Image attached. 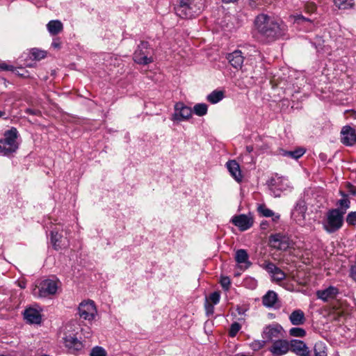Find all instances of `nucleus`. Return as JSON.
Here are the masks:
<instances>
[{
  "mask_svg": "<svg viewBox=\"0 0 356 356\" xmlns=\"http://www.w3.org/2000/svg\"><path fill=\"white\" fill-rule=\"evenodd\" d=\"M255 30L263 37L273 40L282 33L283 24L266 14H259L254 22Z\"/></svg>",
  "mask_w": 356,
  "mask_h": 356,
  "instance_id": "nucleus-1",
  "label": "nucleus"
},
{
  "mask_svg": "<svg viewBox=\"0 0 356 356\" xmlns=\"http://www.w3.org/2000/svg\"><path fill=\"white\" fill-rule=\"evenodd\" d=\"M205 0H178L175 7L176 14L183 19H192L202 13Z\"/></svg>",
  "mask_w": 356,
  "mask_h": 356,
  "instance_id": "nucleus-2",
  "label": "nucleus"
},
{
  "mask_svg": "<svg viewBox=\"0 0 356 356\" xmlns=\"http://www.w3.org/2000/svg\"><path fill=\"white\" fill-rule=\"evenodd\" d=\"M18 131L15 127L5 131L3 138L0 139V155L9 156L19 148L17 142Z\"/></svg>",
  "mask_w": 356,
  "mask_h": 356,
  "instance_id": "nucleus-3",
  "label": "nucleus"
},
{
  "mask_svg": "<svg viewBox=\"0 0 356 356\" xmlns=\"http://www.w3.org/2000/svg\"><path fill=\"white\" fill-rule=\"evenodd\" d=\"M343 216L339 209L328 210L323 222V229L330 234L338 231L343 225Z\"/></svg>",
  "mask_w": 356,
  "mask_h": 356,
  "instance_id": "nucleus-4",
  "label": "nucleus"
},
{
  "mask_svg": "<svg viewBox=\"0 0 356 356\" xmlns=\"http://www.w3.org/2000/svg\"><path fill=\"white\" fill-rule=\"evenodd\" d=\"M154 50L147 41H140L135 50L133 59L139 65H147L154 62Z\"/></svg>",
  "mask_w": 356,
  "mask_h": 356,
  "instance_id": "nucleus-5",
  "label": "nucleus"
},
{
  "mask_svg": "<svg viewBox=\"0 0 356 356\" xmlns=\"http://www.w3.org/2000/svg\"><path fill=\"white\" fill-rule=\"evenodd\" d=\"M268 187L272 195L275 197H280L282 193L291 191L293 188L288 179L279 177L277 175L269 180Z\"/></svg>",
  "mask_w": 356,
  "mask_h": 356,
  "instance_id": "nucleus-6",
  "label": "nucleus"
},
{
  "mask_svg": "<svg viewBox=\"0 0 356 356\" xmlns=\"http://www.w3.org/2000/svg\"><path fill=\"white\" fill-rule=\"evenodd\" d=\"M58 289L57 282L54 280L47 279L42 280L38 286V291L35 290L34 294L40 298H46L50 295H54Z\"/></svg>",
  "mask_w": 356,
  "mask_h": 356,
  "instance_id": "nucleus-7",
  "label": "nucleus"
},
{
  "mask_svg": "<svg viewBox=\"0 0 356 356\" xmlns=\"http://www.w3.org/2000/svg\"><path fill=\"white\" fill-rule=\"evenodd\" d=\"M63 343L70 354L78 355L83 349V342L74 334H68L63 337Z\"/></svg>",
  "mask_w": 356,
  "mask_h": 356,
  "instance_id": "nucleus-8",
  "label": "nucleus"
},
{
  "mask_svg": "<svg viewBox=\"0 0 356 356\" xmlns=\"http://www.w3.org/2000/svg\"><path fill=\"white\" fill-rule=\"evenodd\" d=\"M96 313L97 309L93 301H83L80 303L78 308V314L80 318L84 320L92 321L95 318Z\"/></svg>",
  "mask_w": 356,
  "mask_h": 356,
  "instance_id": "nucleus-9",
  "label": "nucleus"
},
{
  "mask_svg": "<svg viewBox=\"0 0 356 356\" xmlns=\"http://www.w3.org/2000/svg\"><path fill=\"white\" fill-rule=\"evenodd\" d=\"M191 108L186 106L183 102H177L175 105V112L172 115V120L173 121H184L191 117Z\"/></svg>",
  "mask_w": 356,
  "mask_h": 356,
  "instance_id": "nucleus-10",
  "label": "nucleus"
},
{
  "mask_svg": "<svg viewBox=\"0 0 356 356\" xmlns=\"http://www.w3.org/2000/svg\"><path fill=\"white\" fill-rule=\"evenodd\" d=\"M270 245L280 250H287L292 244L289 237L281 234H276L270 237Z\"/></svg>",
  "mask_w": 356,
  "mask_h": 356,
  "instance_id": "nucleus-11",
  "label": "nucleus"
},
{
  "mask_svg": "<svg viewBox=\"0 0 356 356\" xmlns=\"http://www.w3.org/2000/svg\"><path fill=\"white\" fill-rule=\"evenodd\" d=\"M283 331V327L280 324H270L264 327L262 337L265 340L270 341L281 337Z\"/></svg>",
  "mask_w": 356,
  "mask_h": 356,
  "instance_id": "nucleus-12",
  "label": "nucleus"
},
{
  "mask_svg": "<svg viewBox=\"0 0 356 356\" xmlns=\"http://www.w3.org/2000/svg\"><path fill=\"white\" fill-rule=\"evenodd\" d=\"M341 142L346 146H353L356 143V131L349 125L342 127L341 131Z\"/></svg>",
  "mask_w": 356,
  "mask_h": 356,
  "instance_id": "nucleus-13",
  "label": "nucleus"
},
{
  "mask_svg": "<svg viewBox=\"0 0 356 356\" xmlns=\"http://www.w3.org/2000/svg\"><path fill=\"white\" fill-rule=\"evenodd\" d=\"M269 350L273 356L285 355L290 350L289 341L285 339L276 340L273 343Z\"/></svg>",
  "mask_w": 356,
  "mask_h": 356,
  "instance_id": "nucleus-14",
  "label": "nucleus"
},
{
  "mask_svg": "<svg viewBox=\"0 0 356 356\" xmlns=\"http://www.w3.org/2000/svg\"><path fill=\"white\" fill-rule=\"evenodd\" d=\"M263 268L270 275L273 280L276 282H281L286 277L285 273L273 263L265 262L263 264Z\"/></svg>",
  "mask_w": 356,
  "mask_h": 356,
  "instance_id": "nucleus-15",
  "label": "nucleus"
},
{
  "mask_svg": "<svg viewBox=\"0 0 356 356\" xmlns=\"http://www.w3.org/2000/svg\"><path fill=\"white\" fill-rule=\"evenodd\" d=\"M339 293V289L333 286H330L325 289L318 290L316 293L317 298L325 302L334 300Z\"/></svg>",
  "mask_w": 356,
  "mask_h": 356,
  "instance_id": "nucleus-16",
  "label": "nucleus"
},
{
  "mask_svg": "<svg viewBox=\"0 0 356 356\" xmlns=\"http://www.w3.org/2000/svg\"><path fill=\"white\" fill-rule=\"evenodd\" d=\"M290 350L300 356H308L309 350L306 343L298 339H292L289 341Z\"/></svg>",
  "mask_w": 356,
  "mask_h": 356,
  "instance_id": "nucleus-17",
  "label": "nucleus"
},
{
  "mask_svg": "<svg viewBox=\"0 0 356 356\" xmlns=\"http://www.w3.org/2000/svg\"><path fill=\"white\" fill-rule=\"evenodd\" d=\"M227 58L234 68L237 70H242L244 57L241 50H235L232 53L229 54Z\"/></svg>",
  "mask_w": 356,
  "mask_h": 356,
  "instance_id": "nucleus-18",
  "label": "nucleus"
},
{
  "mask_svg": "<svg viewBox=\"0 0 356 356\" xmlns=\"http://www.w3.org/2000/svg\"><path fill=\"white\" fill-rule=\"evenodd\" d=\"M227 168L231 176L238 182L242 181L243 176L239 164L235 160H230L226 163Z\"/></svg>",
  "mask_w": 356,
  "mask_h": 356,
  "instance_id": "nucleus-19",
  "label": "nucleus"
},
{
  "mask_svg": "<svg viewBox=\"0 0 356 356\" xmlns=\"http://www.w3.org/2000/svg\"><path fill=\"white\" fill-rule=\"evenodd\" d=\"M24 318L31 324H40L42 320L40 312L32 307H29L24 310Z\"/></svg>",
  "mask_w": 356,
  "mask_h": 356,
  "instance_id": "nucleus-20",
  "label": "nucleus"
},
{
  "mask_svg": "<svg viewBox=\"0 0 356 356\" xmlns=\"http://www.w3.org/2000/svg\"><path fill=\"white\" fill-rule=\"evenodd\" d=\"M289 318L291 323L296 326L303 325L306 321L305 314L301 309L293 311Z\"/></svg>",
  "mask_w": 356,
  "mask_h": 356,
  "instance_id": "nucleus-21",
  "label": "nucleus"
},
{
  "mask_svg": "<svg viewBox=\"0 0 356 356\" xmlns=\"http://www.w3.org/2000/svg\"><path fill=\"white\" fill-rule=\"evenodd\" d=\"M257 210L259 214L264 217H272V220L275 222H277L280 218V214L274 213L273 211L267 208L264 204L259 205Z\"/></svg>",
  "mask_w": 356,
  "mask_h": 356,
  "instance_id": "nucleus-22",
  "label": "nucleus"
},
{
  "mask_svg": "<svg viewBox=\"0 0 356 356\" xmlns=\"http://www.w3.org/2000/svg\"><path fill=\"white\" fill-rule=\"evenodd\" d=\"M277 301V295L273 291H268L262 298L263 305L267 307H273Z\"/></svg>",
  "mask_w": 356,
  "mask_h": 356,
  "instance_id": "nucleus-23",
  "label": "nucleus"
},
{
  "mask_svg": "<svg viewBox=\"0 0 356 356\" xmlns=\"http://www.w3.org/2000/svg\"><path fill=\"white\" fill-rule=\"evenodd\" d=\"M47 29L50 35H56L63 30V25L59 20H51L47 24Z\"/></svg>",
  "mask_w": 356,
  "mask_h": 356,
  "instance_id": "nucleus-24",
  "label": "nucleus"
},
{
  "mask_svg": "<svg viewBox=\"0 0 356 356\" xmlns=\"http://www.w3.org/2000/svg\"><path fill=\"white\" fill-rule=\"evenodd\" d=\"M305 153V149L298 147L293 151L282 150L281 154L284 156H288L293 159H298Z\"/></svg>",
  "mask_w": 356,
  "mask_h": 356,
  "instance_id": "nucleus-25",
  "label": "nucleus"
},
{
  "mask_svg": "<svg viewBox=\"0 0 356 356\" xmlns=\"http://www.w3.org/2000/svg\"><path fill=\"white\" fill-rule=\"evenodd\" d=\"M61 238L62 236L58 232L51 231V243L54 250H59L61 249Z\"/></svg>",
  "mask_w": 356,
  "mask_h": 356,
  "instance_id": "nucleus-26",
  "label": "nucleus"
},
{
  "mask_svg": "<svg viewBox=\"0 0 356 356\" xmlns=\"http://www.w3.org/2000/svg\"><path fill=\"white\" fill-rule=\"evenodd\" d=\"M224 98V92L221 90H213L207 95V99L211 104H217Z\"/></svg>",
  "mask_w": 356,
  "mask_h": 356,
  "instance_id": "nucleus-27",
  "label": "nucleus"
},
{
  "mask_svg": "<svg viewBox=\"0 0 356 356\" xmlns=\"http://www.w3.org/2000/svg\"><path fill=\"white\" fill-rule=\"evenodd\" d=\"M230 222L238 227L241 231H245V214L233 216Z\"/></svg>",
  "mask_w": 356,
  "mask_h": 356,
  "instance_id": "nucleus-28",
  "label": "nucleus"
},
{
  "mask_svg": "<svg viewBox=\"0 0 356 356\" xmlns=\"http://www.w3.org/2000/svg\"><path fill=\"white\" fill-rule=\"evenodd\" d=\"M334 3L340 10H346L353 7V0H334Z\"/></svg>",
  "mask_w": 356,
  "mask_h": 356,
  "instance_id": "nucleus-29",
  "label": "nucleus"
},
{
  "mask_svg": "<svg viewBox=\"0 0 356 356\" xmlns=\"http://www.w3.org/2000/svg\"><path fill=\"white\" fill-rule=\"evenodd\" d=\"M342 195L343 197L338 201L337 205L339 206L338 209L340 210L341 213L344 215L347 209L350 207V202L346 195L343 193H342Z\"/></svg>",
  "mask_w": 356,
  "mask_h": 356,
  "instance_id": "nucleus-30",
  "label": "nucleus"
},
{
  "mask_svg": "<svg viewBox=\"0 0 356 356\" xmlns=\"http://www.w3.org/2000/svg\"><path fill=\"white\" fill-rule=\"evenodd\" d=\"M46 56V52L37 48H33L29 53V57L33 60H40Z\"/></svg>",
  "mask_w": 356,
  "mask_h": 356,
  "instance_id": "nucleus-31",
  "label": "nucleus"
},
{
  "mask_svg": "<svg viewBox=\"0 0 356 356\" xmlns=\"http://www.w3.org/2000/svg\"><path fill=\"white\" fill-rule=\"evenodd\" d=\"M208 106L204 103L196 104L193 106V112L198 116H204L207 113Z\"/></svg>",
  "mask_w": 356,
  "mask_h": 356,
  "instance_id": "nucleus-32",
  "label": "nucleus"
},
{
  "mask_svg": "<svg viewBox=\"0 0 356 356\" xmlns=\"http://www.w3.org/2000/svg\"><path fill=\"white\" fill-rule=\"evenodd\" d=\"M291 337L303 338L306 336V330L302 327H293L289 330Z\"/></svg>",
  "mask_w": 356,
  "mask_h": 356,
  "instance_id": "nucleus-33",
  "label": "nucleus"
},
{
  "mask_svg": "<svg viewBox=\"0 0 356 356\" xmlns=\"http://www.w3.org/2000/svg\"><path fill=\"white\" fill-rule=\"evenodd\" d=\"M315 356H327L325 345L322 342H317L314 345Z\"/></svg>",
  "mask_w": 356,
  "mask_h": 356,
  "instance_id": "nucleus-34",
  "label": "nucleus"
},
{
  "mask_svg": "<svg viewBox=\"0 0 356 356\" xmlns=\"http://www.w3.org/2000/svg\"><path fill=\"white\" fill-rule=\"evenodd\" d=\"M12 72L22 78H28L30 76L29 72L22 67H15V70H13Z\"/></svg>",
  "mask_w": 356,
  "mask_h": 356,
  "instance_id": "nucleus-35",
  "label": "nucleus"
},
{
  "mask_svg": "<svg viewBox=\"0 0 356 356\" xmlns=\"http://www.w3.org/2000/svg\"><path fill=\"white\" fill-rule=\"evenodd\" d=\"M235 260L237 263V265H243L245 264V250L240 249L238 250L235 254Z\"/></svg>",
  "mask_w": 356,
  "mask_h": 356,
  "instance_id": "nucleus-36",
  "label": "nucleus"
},
{
  "mask_svg": "<svg viewBox=\"0 0 356 356\" xmlns=\"http://www.w3.org/2000/svg\"><path fill=\"white\" fill-rule=\"evenodd\" d=\"M90 356H106V353L102 347L95 346L92 349Z\"/></svg>",
  "mask_w": 356,
  "mask_h": 356,
  "instance_id": "nucleus-37",
  "label": "nucleus"
},
{
  "mask_svg": "<svg viewBox=\"0 0 356 356\" xmlns=\"http://www.w3.org/2000/svg\"><path fill=\"white\" fill-rule=\"evenodd\" d=\"M241 327V326L238 323H237V322L233 323L231 325L230 329L229 331V337H234L237 334L238 331L240 330Z\"/></svg>",
  "mask_w": 356,
  "mask_h": 356,
  "instance_id": "nucleus-38",
  "label": "nucleus"
},
{
  "mask_svg": "<svg viewBox=\"0 0 356 356\" xmlns=\"http://www.w3.org/2000/svg\"><path fill=\"white\" fill-rule=\"evenodd\" d=\"M220 283L222 289L225 291H227L229 289L230 286V279L229 277L224 276L220 277Z\"/></svg>",
  "mask_w": 356,
  "mask_h": 356,
  "instance_id": "nucleus-39",
  "label": "nucleus"
},
{
  "mask_svg": "<svg viewBox=\"0 0 356 356\" xmlns=\"http://www.w3.org/2000/svg\"><path fill=\"white\" fill-rule=\"evenodd\" d=\"M346 222L349 225H356V211H351L346 216Z\"/></svg>",
  "mask_w": 356,
  "mask_h": 356,
  "instance_id": "nucleus-40",
  "label": "nucleus"
},
{
  "mask_svg": "<svg viewBox=\"0 0 356 356\" xmlns=\"http://www.w3.org/2000/svg\"><path fill=\"white\" fill-rule=\"evenodd\" d=\"M209 300L213 303L212 305H217L220 300V293L219 291H214L209 296Z\"/></svg>",
  "mask_w": 356,
  "mask_h": 356,
  "instance_id": "nucleus-41",
  "label": "nucleus"
},
{
  "mask_svg": "<svg viewBox=\"0 0 356 356\" xmlns=\"http://www.w3.org/2000/svg\"><path fill=\"white\" fill-rule=\"evenodd\" d=\"M257 286V281L253 277H246V288L254 289Z\"/></svg>",
  "mask_w": 356,
  "mask_h": 356,
  "instance_id": "nucleus-42",
  "label": "nucleus"
},
{
  "mask_svg": "<svg viewBox=\"0 0 356 356\" xmlns=\"http://www.w3.org/2000/svg\"><path fill=\"white\" fill-rule=\"evenodd\" d=\"M264 341H254L253 342H252L251 343H250V347L253 350H258L259 349H261L264 346Z\"/></svg>",
  "mask_w": 356,
  "mask_h": 356,
  "instance_id": "nucleus-43",
  "label": "nucleus"
},
{
  "mask_svg": "<svg viewBox=\"0 0 356 356\" xmlns=\"http://www.w3.org/2000/svg\"><path fill=\"white\" fill-rule=\"evenodd\" d=\"M204 307H205L206 314L207 316L213 315V314L214 312L213 305L208 302V301L207 300Z\"/></svg>",
  "mask_w": 356,
  "mask_h": 356,
  "instance_id": "nucleus-44",
  "label": "nucleus"
},
{
  "mask_svg": "<svg viewBox=\"0 0 356 356\" xmlns=\"http://www.w3.org/2000/svg\"><path fill=\"white\" fill-rule=\"evenodd\" d=\"M0 70L1 71H10L15 70V66L8 65L5 62L0 63Z\"/></svg>",
  "mask_w": 356,
  "mask_h": 356,
  "instance_id": "nucleus-45",
  "label": "nucleus"
},
{
  "mask_svg": "<svg viewBox=\"0 0 356 356\" xmlns=\"http://www.w3.org/2000/svg\"><path fill=\"white\" fill-rule=\"evenodd\" d=\"M244 271L243 265H236L234 272V276L235 277H239Z\"/></svg>",
  "mask_w": 356,
  "mask_h": 356,
  "instance_id": "nucleus-46",
  "label": "nucleus"
},
{
  "mask_svg": "<svg viewBox=\"0 0 356 356\" xmlns=\"http://www.w3.org/2000/svg\"><path fill=\"white\" fill-rule=\"evenodd\" d=\"M254 220L251 213L246 215V229H249L253 225Z\"/></svg>",
  "mask_w": 356,
  "mask_h": 356,
  "instance_id": "nucleus-47",
  "label": "nucleus"
},
{
  "mask_svg": "<svg viewBox=\"0 0 356 356\" xmlns=\"http://www.w3.org/2000/svg\"><path fill=\"white\" fill-rule=\"evenodd\" d=\"M261 4V0H249V5L252 8H256Z\"/></svg>",
  "mask_w": 356,
  "mask_h": 356,
  "instance_id": "nucleus-48",
  "label": "nucleus"
},
{
  "mask_svg": "<svg viewBox=\"0 0 356 356\" xmlns=\"http://www.w3.org/2000/svg\"><path fill=\"white\" fill-rule=\"evenodd\" d=\"M350 277L356 282V261L350 268Z\"/></svg>",
  "mask_w": 356,
  "mask_h": 356,
  "instance_id": "nucleus-49",
  "label": "nucleus"
},
{
  "mask_svg": "<svg viewBox=\"0 0 356 356\" xmlns=\"http://www.w3.org/2000/svg\"><path fill=\"white\" fill-rule=\"evenodd\" d=\"M38 113H39V111L38 110H34L32 108H27L26 110V113L33 115H38Z\"/></svg>",
  "mask_w": 356,
  "mask_h": 356,
  "instance_id": "nucleus-50",
  "label": "nucleus"
},
{
  "mask_svg": "<svg viewBox=\"0 0 356 356\" xmlns=\"http://www.w3.org/2000/svg\"><path fill=\"white\" fill-rule=\"evenodd\" d=\"M235 84L236 86H237L238 88L243 89L244 88V86H243V81L242 80H237L236 82H235Z\"/></svg>",
  "mask_w": 356,
  "mask_h": 356,
  "instance_id": "nucleus-51",
  "label": "nucleus"
},
{
  "mask_svg": "<svg viewBox=\"0 0 356 356\" xmlns=\"http://www.w3.org/2000/svg\"><path fill=\"white\" fill-rule=\"evenodd\" d=\"M268 222L266 220H264L261 222L260 224V227H261V229H265L267 228L268 227Z\"/></svg>",
  "mask_w": 356,
  "mask_h": 356,
  "instance_id": "nucleus-52",
  "label": "nucleus"
},
{
  "mask_svg": "<svg viewBox=\"0 0 356 356\" xmlns=\"http://www.w3.org/2000/svg\"><path fill=\"white\" fill-rule=\"evenodd\" d=\"M51 46L54 48H59L60 47V43L56 41H54L51 44Z\"/></svg>",
  "mask_w": 356,
  "mask_h": 356,
  "instance_id": "nucleus-53",
  "label": "nucleus"
},
{
  "mask_svg": "<svg viewBox=\"0 0 356 356\" xmlns=\"http://www.w3.org/2000/svg\"><path fill=\"white\" fill-rule=\"evenodd\" d=\"M253 150V148L252 147L246 146V151L248 152H251Z\"/></svg>",
  "mask_w": 356,
  "mask_h": 356,
  "instance_id": "nucleus-54",
  "label": "nucleus"
},
{
  "mask_svg": "<svg viewBox=\"0 0 356 356\" xmlns=\"http://www.w3.org/2000/svg\"><path fill=\"white\" fill-rule=\"evenodd\" d=\"M246 268L250 265V262L248 260V255L246 254Z\"/></svg>",
  "mask_w": 356,
  "mask_h": 356,
  "instance_id": "nucleus-55",
  "label": "nucleus"
},
{
  "mask_svg": "<svg viewBox=\"0 0 356 356\" xmlns=\"http://www.w3.org/2000/svg\"><path fill=\"white\" fill-rule=\"evenodd\" d=\"M33 65H33V64H32V63H29V64H26V67H33Z\"/></svg>",
  "mask_w": 356,
  "mask_h": 356,
  "instance_id": "nucleus-56",
  "label": "nucleus"
},
{
  "mask_svg": "<svg viewBox=\"0 0 356 356\" xmlns=\"http://www.w3.org/2000/svg\"><path fill=\"white\" fill-rule=\"evenodd\" d=\"M299 209L300 210V212H304V211H305V209L303 207H299Z\"/></svg>",
  "mask_w": 356,
  "mask_h": 356,
  "instance_id": "nucleus-57",
  "label": "nucleus"
},
{
  "mask_svg": "<svg viewBox=\"0 0 356 356\" xmlns=\"http://www.w3.org/2000/svg\"><path fill=\"white\" fill-rule=\"evenodd\" d=\"M4 114H5V113H4V112L0 111V117L3 116V115H4Z\"/></svg>",
  "mask_w": 356,
  "mask_h": 356,
  "instance_id": "nucleus-58",
  "label": "nucleus"
},
{
  "mask_svg": "<svg viewBox=\"0 0 356 356\" xmlns=\"http://www.w3.org/2000/svg\"><path fill=\"white\" fill-rule=\"evenodd\" d=\"M241 195L243 196V188H241Z\"/></svg>",
  "mask_w": 356,
  "mask_h": 356,
  "instance_id": "nucleus-59",
  "label": "nucleus"
},
{
  "mask_svg": "<svg viewBox=\"0 0 356 356\" xmlns=\"http://www.w3.org/2000/svg\"><path fill=\"white\" fill-rule=\"evenodd\" d=\"M235 356H245V355H244V354H243V353H241V354H237V355H235Z\"/></svg>",
  "mask_w": 356,
  "mask_h": 356,
  "instance_id": "nucleus-60",
  "label": "nucleus"
},
{
  "mask_svg": "<svg viewBox=\"0 0 356 356\" xmlns=\"http://www.w3.org/2000/svg\"><path fill=\"white\" fill-rule=\"evenodd\" d=\"M353 113L354 115V118H356V112L355 111H353Z\"/></svg>",
  "mask_w": 356,
  "mask_h": 356,
  "instance_id": "nucleus-61",
  "label": "nucleus"
},
{
  "mask_svg": "<svg viewBox=\"0 0 356 356\" xmlns=\"http://www.w3.org/2000/svg\"><path fill=\"white\" fill-rule=\"evenodd\" d=\"M19 286H20L21 288H24V287H25V285H24V284H19Z\"/></svg>",
  "mask_w": 356,
  "mask_h": 356,
  "instance_id": "nucleus-62",
  "label": "nucleus"
},
{
  "mask_svg": "<svg viewBox=\"0 0 356 356\" xmlns=\"http://www.w3.org/2000/svg\"><path fill=\"white\" fill-rule=\"evenodd\" d=\"M298 204H296V209L297 210L298 209Z\"/></svg>",
  "mask_w": 356,
  "mask_h": 356,
  "instance_id": "nucleus-63",
  "label": "nucleus"
}]
</instances>
